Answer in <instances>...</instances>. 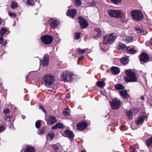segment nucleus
Masks as SVG:
<instances>
[{
    "mask_svg": "<svg viewBox=\"0 0 152 152\" xmlns=\"http://www.w3.org/2000/svg\"><path fill=\"white\" fill-rule=\"evenodd\" d=\"M125 74L126 76L125 81L127 83L137 82V75L132 69L125 70Z\"/></svg>",
    "mask_w": 152,
    "mask_h": 152,
    "instance_id": "f257e3e1",
    "label": "nucleus"
},
{
    "mask_svg": "<svg viewBox=\"0 0 152 152\" xmlns=\"http://www.w3.org/2000/svg\"><path fill=\"white\" fill-rule=\"evenodd\" d=\"M55 81L54 76L50 74L44 75L43 76L42 82L45 83L47 87H51Z\"/></svg>",
    "mask_w": 152,
    "mask_h": 152,
    "instance_id": "f03ea898",
    "label": "nucleus"
},
{
    "mask_svg": "<svg viewBox=\"0 0 152 152\" xmlns=\"http://www.w3.org/2000/svg\"><path fill=\"white\" fill-rule=\"evenodd\" d=\"M108 13L112 17L117 18H121L123 17V11L121 10L110 9Z\"/></svg>",
    "mask_w": 152,
    "mask_h": 152,
    "instance_id": "7ed1b4c3",
    "label": "nucleus"
},
{
    "mask_svg": "<svg viewBox=\"0 0 152 152\" xmlns=\"http://www.w3.org/2000/svg\"><path fill=\"white\" fill-rule=\"evenodd\" d=\"M131 15L132 18L136 21H139L143 18L142 12L138 10H133L131 12Z\"/></svg>",
    "mask_w": 152,
    "mask_h": 152,
    "instance_id": "20e7f679",
    "label": "nucleus"
},
{
    "mask_svg": "<svg viewBox=\"0 0 152 152\" xmlns=\"http://www.w3.org/2000/svg\"><path fill=\"white\" fill-rule=\"evenodd\" d=\"M73 75V74L69 71L64 72L62 74L61 79L65 82L70 81L72 79Z\"/></svg>",
    "mask_w": 152,
    "mask_h": 152,
    "instance_id": "39448f33",
    "label": "nucleus"
},
{
    "mask_svg": "<svg viewBox=\"0 0 152 152\" xmlns=\"http://www.w3.org/2000/svg\"><path fill=\"white\" fill-rule=\"evenodd\" d=\"M110 107L113 109L116 110L119 109L121 106V102L117 98L113 99L112 101L110 102Z\"/></svg>",
    "mask_w": 152,
    "mask_h": 152,
    "instance_id": "423d86ee",
    "label": "nucleus"
},
{
    "mask_svg": "<svg viewBox=\"0 0 152 152\" xmlns=\"http://www.w3.org/2000/svg\"><path fill=\"white\" fill-rule=\"evenodd\" d=\"M116 38V36H114L113 34L107 35L104 38L103 44H107L112 43L115 41Z\"/></svg>",
    "mask_w": 152,
    "mask_h": 152,
    "instance_id": "0eeeda50",
    "label": "nucleus"
},
{
    "mask_svg": "<svg viewBox=\"0 0 152 152\" xmlns=\"http://www.w3.org/2000/svg\"><path fill=\"white\" fill-rule=\"evenodd\" d=\"M146 117V115L145 113H142L138 117L137 120L135 121L137 125H139L142 124L144 123Z\"/></svg>",
    "mask_w": 152,
    "mask_h": 152,
    "instance_id": "6e6552de",
    "label": "nucleus"
},
{
    "mask_svg": "<svg viewBox=\"0 0 152 152\" xmlns=\"http://www.w3.org/2000/svg\"><path fill=\"white\" fill-rule=\"evenodd\" d=\"M42 41L44 43L46 44H50L53 41L52 37L49 35H45L41 38Z\"/></svg>",
    "mask_w": 152,
    "mask_h": 152,
    "instance_id": "1a4fd4ad",
    "label": "nucleus"
},
{
    "mask_svg": "<svg viewBox=\"0 0 152 152\" xmlns=\"http://www.w3.org/2000/svg\"><path fill=\"white\" fill-rule=\"evenodd\" d=\"M78 19H79V23L81 28H84L87 27L88 26V23L87 20L81 16H79Z\"/></svg>",
    "mask_w": 152,
    "mask_h": 152,
    "instance_id": "9d476101",
    "label": "nucleus"
},
{
    "mask_svg": "<svg viewBox=\"0 0 152 152\" xmlns=\"http://www.w3.org/2000/svg\"><path fill=\"white\" fill-rule=\"evenodd\" d=\"M140 61L146 63L149 61V56L145 53H143L139 56Z\"/></svg>",
    "mask_w": 152,
    "mask_h": 152,
    "instance_id": "9b49d317",
    "label": "nucleus"
},
{
    "mask_svg": "<svg viewBox=\"0 0 152 152\" xmlns=\"http://www.w3.org/2000/svg\"><path fill=\"white\" fill-rule=\"evenodd\" d=\"M64 133L66 136L70 139L71 141H73L74 135L72 132L69 130H66L64 131Z\"/></svg>",
    "mask_w": 152,
    "mask_h": 152,
    "instance_id": "f8f14e48",
    "label": "nucleus"
},
{
    "mask_svg": "<svg viewBox=\"0 0 152 152\" xmlns=\"http://www.w3.org/2000/svg\"><path fill=\"white\" fill-rule=\"evenodd\" d=\"M41 64L43 66H47L49 64V56L48 55L44 56L43 58V59L42 61L40 60Z\"/></svg>",
    "mask_w": 152,
    "mask_h": 152,
    "instance_id": "ddd939ff",
    "label": "nucleus"
},
{
    "mask_svg": "<svg viewBox=\"0 0 152 152\" xmlns=\"http://www.w3.org/2000/svg\"><path fill=\"white\" fill-rule=\"evenodd\" d=\"M115 88L118 90H121V91L119 92L121 95L124 97V86H123L121 84H118L115 85Z\"/></svg>",
    "mask_w": 152,
    "mask_h": 152,
    "instance_id": "4468645a",
    "label": "nucleus"
},
{
    "mask_svg": "<svg viewBox=\"0 0 152 152\" xmlns=\"http://www.w3.org/2000/svg\"><path fill=\"white\" fill-rule=\"evenodd\" d=\"M87 126V124L86 123L83 122L79 123L77 125V129L82 131L86 129Z\"/></svg>",
    "mask_w": 152,
    "mask_h": 152,
    "instance_id": "2eb2a0df",
    "label": "nucleus"
},
{
    "mask_svg": "<svg viewBox=\"0 0 152 152\" xmlns=\"http://www.w3.org/2000/svg\"><path fill=\"white\" fill-rule=\"evenodd\" d=\"M47 122L48 125H53L57 122L56 118L54 116H50L49 117V119L47 120Z\"/></svg>",
    "mask_w": 152,
    "mask_h": 152,
    "instance_id": "dca6fc26",
    "label": "nucleus"
},
{
    "mask_svg": "<svg viewBox=\"0 0 152 152\" xmlns=\"http://www.w3.org/2000/svg\"><path fill=\"white\" fill-rule=\"evenodd\" d=\"M50 25L51 28L55 29L57 26L58 25V21L56 19L52 18L50 20Z\"/></svg>",
    "mask_w": 152,
    "mask_h": 152,
    "instance_id": "f3484780",
    "label": "nucleus"
},
{
    "mask_svg": "<svg viewBox=\"0 0 152 152\" xmlns=\"http://www.w3.org/2000/svg\"><path fill=\"white\" fill-rule=\"evenodd\" d=\"M76 10L73 9L71 10H69L66 13V14L68 16L73 18L75 16L76 14Z\"/></svg>",
    "mask_w": 152,
    "mask_h": 152,
    "instance_id": "a211bd4d",
    "label": "nucleus"
},
{
    "mask_svg": "<svg viewBox=\"0 0 152 152\" xmlns=\"http://www.w3.org/2000/svg\"><path fill=\"white\" fill-rule=\"evenodd\" d=\"M110 69L113 74L118 75L120 72V69L117 67L113 66Z\"/></svg>",
    "mask_w": 152,
    "mask_h": 152,
    "instance_id": "6ab92c4d",
    "label": "nucleus"
},
{
    "mask_svg": "<svg viewBox=\"0 0 152 152\" xmlns=\"http://www.w3.org/2000/svg\"><path fill=\"white\" fill-rule=\"evenodd\" d=\"M64 127V126L62 124L57 123L55 125L52 127V129H54L58 128H62Z\"/></svg>",
    "mask_w": 152,
    "mask_h": 152,
    "instance_id": "aec40b11",
    "label": "nucleus"
},
{
    "mask_svg": "<svg viewBox=\"0 0 152 152\" xmlns=\"http://www.w3.org/2000/svg\"><path fill=\"white\" fill-rule=\"evenodd\" d=\"M34 148L32 146H28L25 150L24 152H35Z\"/></svg>",
    "mask_w": 152,
    "mask_h": 152,
    "instance_id": "412c9836",
    "label": "nucleus"
},
{
    "mask_svg": "<svg viewBox=\"0 0 152 152\" xmlns=\"http://www.w3.org/2000/svg\"><path fill=\"white\" fill-rule=\"evenodd\" d=\"M127 53L130 54H134L136 53V51L129 47H127L126 48Z\"/></svg>",
    "mask_w": 152,
    "mask_h": 152,
    "instance_id": "4be33fe9",
    "label": "nucleus"
},
{
    "mask_svg": "<svg viewBox=\"0 0 152 152\" xmlns=\"http://www.w3.org/2000/svg\"><path fill=\"white\" fill-rule=\"evenodd\" d=\"M54 133L52 132H50L48 133L47 135V139L48 140H52L54 137Z\"/></svg>",
    "mask_w": 152,
    "mask_h": 152,
    "instance_id": "5701e85b",
    "label": "nucleus"
},
{
    "mask_svg": "<svg viewBox=\"0 0 152 152\" xmlns=\"http://www.w3.org/2000/svg\"><path fill=\"white\" fill-rule=\"evenodd\" d=\"M146 143L147 146L152 147V137L149 140H146Z\"/></svg>",
    "mask_w": 152,
    "mask_h": 152,
    "instance_id": "b1692460",
    "label": "nucleus"
},
{
    "mask_svg": "<svg viewBox=\"0 0 152 152\" xmlns=\"http://www.w3.org/2000/svg\"><path fill=\"white\" fill-rule=\"evenodd\" d=\"M95 30L98 33L94 37V38L95 39H96L97 37H100L102 36L100 29L99 28H96Z\"/></svg>",
    "mask_w": 152,
    "mask_h": 152,
    "instance_id": "393cba45",
    "label": "nucleus"
},
{
    "mask_svg": "<svg viewBox=\"0 0 152 152\" xmlns=\"http://www.w3.org/2000/svg\"><path fill=\"white\" fill-rule=\"evenodd\" d=\"M126 113L128 118L129 120H131L132 118V113L131 110L127 111H126Z\"/></svg>",
    "mask_w": 152,
    "mask_h": 152,
    "instance_id": "a878e982",
    "label": "nucleus"
},
{
    "mask_svg": "<svg viewBox=\"0 0 152 152\" xmlns=\"http://www.w3.org/2000/svg\"><path fill=\"white\" fill-rule=\"evenodd\" d=\"M60 146V145L59 143L51 145L52 147L54 149L55 151H57L59 150Z\"/></svg>",
    "mask_w": 152,
    "mask_h": 152,
    "instance_id": "bb28decb",
    "label": "nucleus"
},
{
    "mask_svg": "<svg viewBox=\"0 0 152 152\" xmlns=\"http://www.w3.org/2000/svg\"><path fill=\"white\" fill-rule=\"evenodd\" d=\"M133 40V37L132 36H128L126 38L125 41L127 43L132 42Z\"/></svg>",
    "mask_w": 152,
    "mask_h": 152,
    "instance_id": "cd10ccee",
    "label": "nucleus"
},
{
    "mask_svg": "<svg viewBox=\"0 0 152 152\" xmlns=\"http://www.w3.org/2000/svg\"><path fill=\"white\" fill-rule=\"evenodd\" d=\"M96 84L102 88H103L105 86V83L103 81H98L96 82Z\"/></svg>",
    "mask_w": 152,
    "mask_h": 152,
    "instance_id": "c85d7f7f",
    "label": "nucleus"
},
{
    "mask_svg": "<svg viewBox=\"0 0 152 152\" xmlns=\"http://www.w3.org/2000/svg\"><path fill=\"white\" fill-rule=\"evenodd\" d=\"M18 4L15 1H12L10 5V7L12 9H15L17 7Z\"/></svg>",
    "mask_w": 152,
    "mask_h": 152,
    "instance_id": "c756f323",
    "label": "nucleus"
},
{
    "mask_svg": "<svg viewBox=\"0 0 152 152\" xmlns=\"http://www.w3.org/2000/svg\"><path fill=\"white\" fill-rule=\"evenodd\" d=\"M70 111L69 108H66L63 111L64 114L65 116H68L69 115Z\"/></svg>",
    "mask_w": 152,
    "mask_h": 152,
    "instance_id": "7c9ffc66",
    "label": "nucleus"
},
{
    "mask_svg": "<svg viewBox=\"0 0 152 152\" xmlns=\"http://www.w3.org/2000/svg\"><path fill=\"white\" fill-rule=\"evenodd\" d=\"M46 130V128L45 127H43L41 129L39 130L38 134L42 135L43 134Z\"/></svg>",
    "mask_w": 152,
    "mask_h": 152,
    "instance_id": "2f4dec72",
    "label": "nucleus"
},
{
    "mask_svg": "<svg viewBox=\"0 0 152 152\" xmlns=\"http://www.w3.org/2000/svg\"><path fill=\"white\" fill-rule=\"evenodd\" d=\"M7 31V29L4 28H2L0 30V35L1 36H3Z\"/></svg>",
    "mask_w": 152,
    "mask_h": 152,
    "instance_id": "473e14b6",
    "label": "nucleus"
},
{
    "mask_svg": "<svg viewBox=\"0 0 152 152\" xmlns=\"http://www.w3.org/2000/svg\"><path fill=\"white\" fill-rule=\"evenodd\" d=\"M136 148L135 146H131L129 148L130 152H136Z\"/></svg>",
    "mask_w": 152,
    "mask_h": 152,
    "instance_id": "72a5a7b5",
    "label": "nucleus"
},
{
    "mask_svg": "<svg viewBox=\"0 0 152 152\" xmlns=\"http://www.w3.org/2000/svg\"><path fill=\"white\" fill-rule=\"evenodd\" d=\"M135 31L138 33H142L144 32V30L143 29H140L139 28L136 27L134 28Z\"/></svg>",
    "mask_w": 152,
    "mask_h": 152,
    "instance_id": "f704fd0d",
    "label": "nucleus"
},
{
    "mask_svg": "<svg viewBox=\"0 0 152 152\" xmlns=\"http://www.w3.org/2000/svg\"><path fill=\"white\" fill-rule=\"evenodd\" d=\"M122 0H111V2L115 4H117L121 3Z\"/></svg>",
    "mask_w": 152,
    "mask_h": 152,
    "instance_id": "c9c22d12",
    "label": "nucleus"
},
{
    "mask_svg": "<svg viewBox=\"0 0 152 152\" xmlns=\"http://www.w3.org/2000/svg\"><path fill=\"white\" fill-rule=\"evenodd\" d=\"M129 57L125 56L124 57V65L127 64L129 62Z\"/></svg>",
    "mask_w": 152,
    "mask_h": 152,
    "instance_id": "e433bc0d",
    "label": "nucleus"
},
{
    "mask_svg": "<svg viewBox=\"0 0 152 152\" xmlns=\"http://www.w3.org/2000/svg\"><path fill=\"white\" fill-rule=\"evenodd\" d=\"M41 126L40 120H38L35 123V126L37 128H39Z\"/></svg>",
    "mask_w": 152,
    "mask_h": 152,
    "instance_id": "4c0bfd02",
    "label": "nucleus"
},
{
    "mask_svg": "<svg viewBox=\"0 0 152 152\" xmlns=\"http://www.w3.org/2000/svg\"><path fill=\"white\" fill-rule=\"evenodd\" d=\"M77 51L79 54H82L86 52V50L85 49H81L79 48L77 49Z\"/></svg>",
    "mask_w": 152,
    "mask_h": 152,
    "instance_id": "58836bf2",
    "label": "nucleus"
},
{
    "mask_svg": "<svg viewBox=\"0 0 152 152\" xmlns=\"http://www.w3.org/2000/svg\"><path fill=\"white\" fill-rule=\"evenodd\" d=\"M26 2L27 4L31 6H32L34 4V2L33 0H27Z\"/></svg>",
    "mask_w": 152,
    "mask_h": 152,
    "instance_id": "ea45409f",
    "label": "nucleus"
},
{
    "mask_svg": "<svg viewBox=\"0 0 152 152\" xmlns=\"http://www.w3.org/2000/svg\"><path fill=\"white\" fill-rule=\"evenodd\" d=\"M129 98V96L126 93V90H124V99H128Z\"/></svg>",
    "mask_w": 152,
    "mask_h": 152,
    "instance_id": "a19ab883",
    "label": "nucleus"
},
{
    "mask_svg": "<svg viewBox=\"0 0 152 152\" xmlns=\"http://www.w3.org/2000/svg\"><path fill=\"white\" fill-rule=\"evenodd\" d=\"M9 15L12 18H14L16 16V14L12 12H9Z\"/></svg>",
    "mask_w": 152,
    "mask_h": 152,
    "instance_id": "79ce46f5",
    "label": "nucleus"
},
{
    "mask_svg": "<svg viewBox=\"0 0 152 152\" xmlns=\"http://www.w3.org/2000/svg\"><path fill=\"white\" fill-rule=\"evenodd\" d=\"M77 3V6H80L81 4V2L80 0H74Z\"/></svg>",
    "mask_w": 152,
    "mask_h": 152,
    "instance_id": "37998d69",
    "label": "nucleus"
},
{
    "mask_svg": "<svg viewBox=\"0 0 152 152\" xmlns=\"http://www.w3.org/2000/svg\"><path fill=\"white\" fill-rule=\"evenodd\" d=\"M118 48L119 49H124V45L123 44L119 43L118 46Z\"/></svg>",
    "mask_w": 152,
    "mask_h": 152,
    "instance_id": "c03bdc74",
    "label": "nucleus"
},
{
    "mask_svg": "<svg viewBox=\"0 0 152 152\" xmlns=\"http://www.w3.org/2000/svg\"><path fill=\"white\" fill-rule=\"evenodd\" d=\"M80 34L76 33L75 35V38L76 39H78L80 38Z\"/></svg>",
    "mask_w": 152,
    "mask_h": 152,
    "instance_id": "a18cd8bd",
    "label": "nucleus"
},
{
    "mask_svg": "<svg viewBox=\"0 0 152 152\" xmlns=\"http://www.w3.org/2000/svg\"><path fill=\"white\" fill-rule=\"evenodd\" d=\"M39 109H41L45 113H46V110L44 109V108L42 105H40L39 106Z\"/></svg>",
    "mask_w": 152,
    "mask_h": 152,
    "instance_id": "49530a36",
    "label": "nucleus"
},
{
    "mask_svg": "<svg viewBox=\"0 0 152 152\" xmlns=\"http://www.w3.org/2000/svg\"><path fill=\"white\" fill-rule=\"evenodd\" d=\"M96 4V2L94 1L91 2L89 3V5L91 7L95 6Z\"/></svg>",
    "mask_w": 152,
    "mask_h": 152,
    "instance_id": "de8ad7c7",
    "label": "nucleus"
},
{
    "mask_svg": "<svg viewBox=\"0 0 152 152\" xmlns=\"http://www.w3.org/2000/svg\"><path fill=\"white\" fill-rule=\"evenodd\" d=\"M5 119L6 121H9L10 120V116H7L5 117Z\"/></svg>",
    "mask_w": 152,
    "mask_h": 152,
    "instance_id": "09e8293b",
    "label": "nucleus"
},
{
    "mask_svg": "<svg viewBox=\"0 0 152 152\" xmlns=\"http://www.w3.org/2000/svg\"><path fill=\"white\" fill-rule=\"evenodd\" d=\"M5 129L4 127L2 126H0V133L2 132Z\"/></svg>",
    "mask_w": 152,
    "mask_h": 152,
    "instance_id": "8fccbe9b",
    "label": "nucleus"
},
{
    "mask_svg": "<svg viewBox=\"0 0 152 152\" xmlns=\"http://www.w3.org/2000/svg\"><path fill=\"white\" fill-rule=\"evenodd\" d=\"M9 110L8 109H6L4 110L3 112L5 113H7L9 112Z\"/></svg>",
    "mask_w": 152,
    "mask_h": 152,
    "instance_id": "3c124183",
    "label": "nucleus"
},
{
    "mask_svg": "<svg viewBox=\"0 0 152 152\" xmlns=\"http://www.w3.org/2000/svg\"><path fill=\"white\" fill-rule=\"evenodd\" d=\"M7 43V42H1V44L2 45L5 46Z\"/></svg>",
    "mask_w": 152,
    "mask_h": 152,
    "instance_id": "603ef678",
    "label": "nucleus"
},
{
    "mask_svg": "<svg viewBox=\"0 0 152 152\" xmlns=\"http://www.w3.org/2000/svg\"><path fill=\"white\" fill-rule=\"evenodd\" d=\"M121 62L124 64V57L120 59Z\"/></svg>",
    "mask_w": 152,
    "mask_h": 152,
    "instance_id": "864d4df0",
    "label": "nucleus"
},
{
    "mask_svg": "<svg viewBox=\"0 0 152 152\" xmlns=\"http://www.w3.org/2000/svg\"><path fill=\"white\" fill-rule=\"evenodd\" d=\"M3 40V38L2 36H1V37H0V43H1V42Z\"/></svg>",
    "mask_w": 152,
    "mask_h": 152,
    "instance_id": "5fc2aeb1",
    "label": "nucleus"
},
{
    "mask_svg": "<svg viewBox=\"0 0 152 152\" xmlns=\"http://www.w3.org/2000/svg\"><path fill=\"white\" fill-rule=\"evenodd\" d=\"M83 58H84V57L83 56H82V57H80L78 58V60H80L81 59H83Z\"/></svg>",
    "mask_w": 152,
    "mask_h": 152,
    "instance_id": "6e6d98bb",
    "label": "nucleus"
},
{
    "mask_svg": "<svg viewBox=\"0 0 152 152\" xmlns=\"http://www.w3.org/2000/svg\"><path fill=\"white\" fill-rule=\"evenodd\" d=\"M124 128V125H122L121 126V127L120 128V129L121 130H123V128Z\"/></svg>",
    "mask_w": 152,
    "mask_h": 152,
    "instance_id": "4d7b16f0",
    "label": "nucleus"
},
{
    "mask_svg": "<svg viewBox=\"0 0 152 152\" xmlns=\"http://www.w3.org/2000/svg\"><path fill=\"white\" fill-rule=\"evenodd\" d=\"M140 99H141L142 100H144V96H142L141 97H140Z\"/></svg>",
    "mask_w": 152,
    "mask_h": 152,
    "instance_id": "13d9d810",
    "label": "nucleus"
},
{
    "mask_svg": "<svg viewBox=\"0 0 152 152\" xmlns=\"http://www.w3.org/2000/svg\"><path fill=\"white\" fill-rule=\"evenodd\" d=\"M124 49L125 48V47H126V45L125 44H124Z\"/></svg>",
    "mask_w": 152,
    "mask_h": 152,
    "instance_id": "bf43d9fd",
    "label": "nucleus"
},
{
    "mask_svg": "<svg viewBox=\"0 0 152 152\" xmlns=\"http://www.w3.org/2000/svg\"><path fill=\"white\" fill-rule=\"evenodd\" d=\"M101 49H102V50L104 51V49L103 48H101Z\"/></svg>",
    "mask_w": 152,
    "mask_h": 152,
    "instance_id": "052dcab7",
    "label": "nucleus"
},
{
    "mask_svg": "<svg viewBox=\"0 0 152 152\" xmlns=\"http://www.w3.org/2000/svg\"><path fill=\"white\" fill-rule=\"evenodd\" d=\"M151 41H152V42H151V45H152V38H151Z\"/></svg>",
    "mask_w": 152,
    "mask_h": 152,
    "instance_id": "680f3d73",
    "label": "nucleus"
},
{
    "mask_svg": "<svg viewBox=\"0 0 152 152\" xmlns=\"http://www.w3.org/2000/svg\"><path fill=\"white\" fill-rule=\"evenodd\" d=\"M81 152H85L84 151H82Z\"/></svg>",
    "mask_w": 152,
    "mask_h": 152,
    "instance_id": "e2e57ef3",
    "label": "nucleus"
},
{
    "mask_svg": "<svg viewBox=\"0 0 152 152\" xmlns=\"http://www.w3.org/2000/svg\"><path fill=\"white\" fill-rule=\"evenodd\" d=\"M1 23V21L0 20V24Z\"/></svg>",
    "mask_w": 152,
    "mask_h": 152,
    "instance_id": "0e129e2a",
    "label": "nucleus"
}]
</instances>
